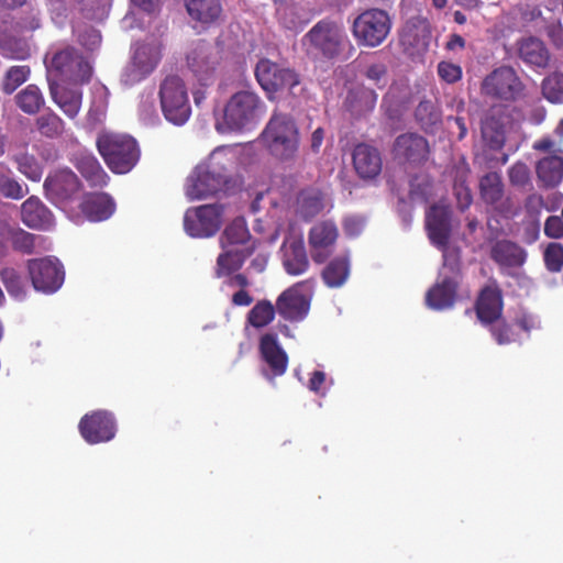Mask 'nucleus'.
<instances>
[{"label": "nucleus", "instance_id": "nucleus-10", "mask_svg": "<svg viewBox=\"0 0 563 563\" xmlns=\"http://www.w3.org/2000/svg\"><path fill=\"white\" fill-rule=\"evenodd\" d=\"M314 284V279L309 278L284 290L276 300L279 316L290 322L302 321L310 310Z\"/></svg>", "mask_w": 563, "mask_h": 563}, {"label": "nucleus", "instance_id": "nucleus-11", "mask_svg": "<svg viewBox=\"0 0 563 563\" xmlns=\"http://www.w3.org/2000/svg\"><path fill=\"white\" fill-rule=\"evenodd\" d=\"M161 59L162 44L158 41L136 43L131 62L121 75L122 82L126 86H133L142 81L153 73Z\"/></svg>", "mask_w": 563, "mask_h": 563}, {"label": "nucleus", "instance_id": "nucleus-6", "mask_svg": "<svg viewBox=\"0 0 563 563\" xmlns=\"http://www.w3.org/2000/svg\"><path fill=\"white\" fill-rule=\"evenodd\" d=\"M391 26L393 20L386 10L367 8L352 21L351 33L358 46L375 48L387 40Z\"/></svg>", "mask_w": 563, "mask_h": 563}, {"label": "nucleus", "instance_id": "nucleus-14", "mask_svg": "<svg viewBox=\"0 0 563 563\" xmlns=\"http://www.w3.org/2000/svg\"><path fill=\"white\" fill-rule=\"evenodd\" d=\"M26 269L36 291L54 294L64 284L65 269L56 257L45 256L27 260Z\"/></svg>", "mask_w": 563, "mask_h": 563}, {"label": "nucleus", "instance_id": "nucleus-56", "mask_svg": "<svg viewBox=\"0 0 563 563\" xmlns=\"http://www.w3.org/2000/svg\"><path fill=\"white\" fill-rule=\"evenodd\" d=\"M365 77L378 88H384L388 81L386 65L383 63L371 64L365 70Z\"/></svg>", "mask_w": 563, "mask_h": 563}, {"label": "nucleus", "instance_id": "nucleus-39", "mask_svg": "<svg viewBox=\"0 0 563 563\" xmlns=\"http://www.w3.org/2000/svg\"><path fill=\"white\" fill-rule=\"evenodd\" d=\"M251 239L246 221L243 217L235 218L222 232L220 244L222 249L241 247Z\"/></svg>", "mask_w": 563, "mask_h": 563}, {"label": "nucleus", "instance_id": "nucleus-17", "mask_svg": "<svg viewBox=\"0 0 563 563\" xmlns=\"http://www.w3.org/2000/svg\"><path fill=\"white\" fill-rule=\"evenodd\" d=\"M339 239V229L334 221L322 220L308 231L310 256L316 264L325 263L334 253Z\"/></svg>", "mask_w": 563, "mask_h": 563}, {"label": "nucleus", "instance_id": "nucleus-32", "mask_svg": "<svg viewBox=\"0 0 563 563\" xmlns=\"http://www.w3.org/2000/svg\"><path fill=\"white\" fill-rule=\"evenodd\" d=\"M219 254L217 258L216 276L218 278L229 276L232 273L239 271L245 260L254 251V246L251 247H227Z\"/></svg>", "mask_w": 563, "mask_h": 563}, {"label": "nucleus", "instance_id": "nucleus-26", "mask_svg": "<svg viewBox=\"0 0 563 563\" xmlns=\"http://www.w3.org/2000/svg\"><path fill=\"white\" fill-rule=\"evenodd\" d=\"M21 218L31 229L49 230L54 225L52 211L35 196H31L22 203Z\"/></svg>", "mask_w": 563, "mask_h": 563}, {"label": "nucleus", "instance_id": "nucleus-28", "mask_svg": "<svg viewBox=\"0 0 563 563\" xmlns=\"http://www.w3.org/2000/svg\"><path fill=\"white\" fill-rule=\"evenodd\" d=\"M518 56L527 65L545 68L550 62V52L545 44L534 37L528 36L517 43Z\"/></svg>", "mask_w": 563, "mask_h": 563}, {"label": "nucleus", "instance_id": "nucleus-37", "mask_svg": "<svg viewBox=\"0 0 563 563\" xmlns=\"http://www.w3.org/2000/svg\"><path fill=\"white\" fill-rule=\"evenodd\" d=\"M76 167L91 187L102 188L108 185L110 177L93 155H81Z\"/></svg>", "mask_w": 563, "mask_h": 563}, {"label": "nucleus", "instance_id": "nucleus-40", "mask_svg": "<svg viewBox=\"0 0 563 563\" xmlns=\"http://www.w3.org/2000/svg\"><path fill=\"white\" fill-rule=\"evenodd\" d=\"M350 274V263L346 257H334L321 273L324 284L330 288L341 287Z\"/></svg>", "mask_w": 563, "mask_h": 563}, {"label": "nucleus", "instance_id": "nucleus-13", "mask_svg": "<svg viewBox=\"0 0 563 563\" xmlns=\"http://www.w3.org/2000/svg\"><path fill=\"white\" fill-rule=\"evenodd\" d=\"M224 206L201 205L188 208L184 216V229L192 238L213 236L223 222Z\"/></svg>", "mask_w": 563, "mask_h": 563}, {"label": "nucleus", "instance_id": "nucleus-20", "mask_svg": "<svg viewBox=\"0 0 563 563\" xmlns=\"http://www.w3.org/2000/svg\"><path fill=\"white\" fill-rule=\"evenodd\" d=\"M260 355L266 367L262 368V375L273 382L284 375L288 367V355L280 346L277 334L266 333L260 339Z\"/></svg>", "mask_w": 563, "mask_h": 563}, {"label": "nucleus", "instance_id": "nucleus-25", "mask_svg": "<svg viewBox=\"0 0 563 563\" xmlns=\"http://www.w3.org/2000/svg\"><path fill=\"white\" fill-rule=\"evenodd\" d=\"M356 174L363 179H374L382 172V157L378 150L365 143L357 144L352 154Z\"/></svg>", "mask_w": 563, "mask_h": 563}, {"label": "nucleus", "instance_id": "nucleus-22", "mask_svg": "<svg viewBox=\"0 0 563 563\" xmlns=\"http://www.w3.org/2000/svg\"><path fill=\"white\" fill-rule=\"evenodd\" d=\"M476 317L483 325L498 321L503 316V291L497 282L485 285L475 300Z\"/></svg>", "mask_w": 563, "mask_h": 563}, {"label": "nucleus", "instance_id": "nucleus-7", "mask_svg": "<svg viewBox=\"0 0 563 563\" xmlns=\"http://www.w3.org/2000/svg\"><path fill=\"white\" fill-rule=\"evenodd\" d=\"M346 41L343 26L330 19L317 22L302 38L308 53L325 59L336 58L342 53Z\"/></svg>", "mask_w": 563, "mask_h": 563}, {"label": "nucleus", "instance_id": "nucleus-9", "mask_svg": "<svg viewBox=\"0 0 563 563\" xmlns=\"http://www.w3.org/2000/svg\"><path fill=\"white\" fill-rule=\"evenodd\" d=\"M525 84L510 66L490 71L481 84V93L492 99L514 102L523 96Z\"/></svg>", "mask_w": 563, "mask_h": 563}, {"label": "nucleus", "instance_id": "nucleus-34", "mask_svg": "<svg viewBox=\"0 0 563 563\" xmlns=\"http://www.w3.org/2000/svg\"><path fill=\"white\" fill-rule=\"evenodd\" d=\"M0 235L10 242L15 252L32 254L35 252L40 235L30 233L21 228H13L7 223H0Z\"/></svg>", "mask_w": 563, "mask_h": 563}, {"label": "nucleus", "instance_id": "nucleus-2", "mask_svg": "<svg viewBox=\"0 0 563 563\" xmlns=\"http://www.w3.org/2000/svg\"><path fill=\"white\" fill-rule=\"evenodd\" d=\"M96 146L107 166L114 174L129 173L140 159V147L134 137L124 133L102 131Z\"/></svg>", "mask_w": 563, "mask_h": 563}, {"label": "nucleus", "instance_id": "nucleus-53", "mask_svg": "<svg viewBox=\"0 0 563 563\" xmlns=\"http://www.w3.org/2000/svg\"><path fill=\"white\" fill-rule=\"evenodd\" d=\"M18 169L25 177L32 181H40L43 175V169L38 162L30 155H21L16 158Z\"/></svg>", "mask_w": 563, "mask_h": 563}, {"label": "nucleus", "instance_id": "nucleus-59", "mask_svg": "<svg viewBox=\"0 0 563 563\" xmlns=\"http://www.w3.org/2000/svg\"><path fill=\"white\" fill-rule=\"evenodd\" d=\"M364 225V219L357 216L346 217L343 220V231L350 238L357 236L363 231Z\"/></svg>", "mask_w": 563, "mask_h": 563}, {"label": "nucleus", "instance_id": "nucleus-29", "mask_svg": "<svg viewBox=\"0 0 563 563\" xmlns=\"http://www.w3.org/2000/svg\"><path fill=\"white\" fill-rule=\"evenodd\" d=\"M538 181L543 188H554L563 180V153L542 157L536 164Z\"/></svg>", "mask_w": 563, "mask_h": 563}, {"label": "nucleus", "instance_id": "nucleus-44", "mask_svg": "<svg viewBox=\"0 0 563 563\" xmlns=\"http://www.w3.org/2000/svg\"><path fill=\"white\" fill-rule=\"evenodd\" d=\"M11 174V169L0 163V194L8 199L20 200L29 192V188L20 184Z\"/></svg>", "mask_w": 563, "mask_h": 563}, {"label": "nucleus", "instance_id": "nucleus-38", "mask_svg": "<svg viewBox=\"0 0 563 563\" xmlns=\"http://www.w3.org/2000/svg\"><path fill=\"white\" fill-rule=\"evenodd\" d=\"M188 14L203 24L216 22L222 12L220 0H187Z\"/></svg>", "mask_w": 563, "mask_h": 563}, {"label": "nucleus", "instance_id": "nucleus-61", "mask_svg": "<svg viewBox=\"0 0 563 563\" xmlns=\"http://www.w3.org/2000/svg\"><path fill=\"white\" fill-rule=\"evenodd\" d=\"M454 192L456 196L457 207L460 210L464 211L472 205V192L470 188L466 187L464 184H456L454 186Z\"/></svg>", "mask_w": 563, "mask_h": 563}, {"label": "nucleus", "instance_id": "nucleus-58", "mask_svg": "<svg viewBox=\"0 0 563 563\" xmlns=\"http://www.w3.org/2000/svg\"><path fill=\"white\" fill-rule=\"evenodd\" d=\"M544 234L551 239L563 238V219L558 216H550L544 223Z\"/></svg>", "mask_w": 563, "mask_h": 563}, {"label": "nucleus", "instance_id": "nucleus-21", "mask_svg": "<svg viewBox=\"0 0 563 563\" xmlns=\"http://www.w3.org/2000/svg\"><path fill=\"white\" fill-rule=\"evenodd\" d=\"M44 189L52 201L64 203L76 198L81 189V183L71 169L62 168L46 177Z\"/></svg>", "mask_w": 563, "mask_h": 563}, {"label": "nucleus", "instance_id": "nucleus-49", "mask_svg": "<svg viewBox=\"0 0 563 563\" xmlns=\"http://www.w3.org/2000/svg\"><path fill=\"white\" fill-rule=\"evenodd\" d=\"M543 97L552 103L563 102V74L555 71L547 76L541 84Z\"/></svg>", "mask_w": 563, "mask_h": 563}, {"label": "nucleus", "instance_id": "nucleus-60", "mask_svg": "<svg viewBox=\"0 0 563 563\" xmlns=\"http://www.w3.org/2000/svg\"><path fill=\"white\" fill-rule=\"evenodd\" d=\"M327 375L322 371H313L310 374V378L308 380V388L310 391L316 395L324 396L325 395V384Z\"/></svg>", "mask_w": 563, "mask_h": 563}, {"label": "nucleus", "instance_id": "nucleus-19", "mask_svg": "<svg viewBox=\"0 0 563 563\" xmlns=\"http://www.w3.org/2000/svg\"><path fill=\"white\" fill-rule=\"evenodd\" d=\"M255 77L261 87L269 93L283 89L291 90L299 84L298 75L292 69L283 68L266 58L257 63Z\"/></svg>", "mask_w": 563, "mask_h": 563}, {"label": "nucleus", "instance_id": "nucleus-8", "mask_svg": "<svg viewBox=\"0 0 563 563\" xmlns=\"http://www.w3.org/2000/svg\"><path fill=\"white\" fill-rule=\"evenodd\" d=\"M162 111L167 121L175 125L185 124L191 114V107L184 80L177 75H168L159 86Z\"/></svg>", "mask_w": 563, "mask_h": 563}, {"label": "nucleus", "instance_id": "nucleus-57", "mask_svg": "<svg viewBox=\"0 0 563 563\" xmlns=\"http://www.w3.org/2000/svg\"><path fill=\"white\" fill-rule=\"evenodd\" d=\"M438 74L444 81L453 84L461 79L462 68L453 63L441 62L438 65Z\"/></svg>", "mask_w": 563, "mask_h": 563}, {"label": "nucleus", "instance_id": "nucleus-16", "mask_svg": "<svg viewBox=\"0 0 563 563\" xmlns=\"http://www.w3.org/2000/svg\"><path fill=\"white\" fill-rule=\"evenodd\" d=\"M49 67L59 77L75 84L88 82L92 75V67L88 60L70 46L55 52Z\"/></svg>", "mask_w": 563, "mask_h": 563}, {"label": "nucleus", "instance_id": "nucleus-54", "mask_svg": "<svg viewBox=\"0 0 563 563\" xmlns=\"http://www.w3.org/2000/svg\"><path fill=\"white\" fill-rule=\"evenodd\" d=\"M544 263L550 272H561L563 268V245L550 243L544 252Z\"/></svg>", "mask_w": 563, "mask_h": 563}, {"label": "nucleus", "instance_id": "nucleus-1", "mask_svg": "<svg viewBox=\"0 0 563 563\" xmlns=\"http://www.w3.org/2000/svg\"><path fill=\"white\" fill-rule=\"evenodd\" d=\"M268 153L278 161L290 162L297 157L300 134L295 119L283 112H274L261 133Z\"/></svg>", "mask_w": 563, "mask_h": 563}, {"label": "nucleus", "instance_id": "nucleus-30", "mask_svg": "<svg viewBox=\"0 0 563 563\" xmlns=\"http://www.w3.org/2000/svg\"><path fill=\"white\" fill-rule=\"evenodd\" d=\"M80 209L88 220L98 222L110 218L115 205L108 194H88L80 203Z\"/></svg>", "mask_w": 563, "mask_h": 563}, {"label": "nucleus", "instance_id": "nucleus-62", "mask_svg": "<svg viewBox=\"0 0 563 563\" xmlns=\"http://www.w3.org/2000/svg\"><path fill=\"white\" fill-rule=\"evenodd\" d=\"M80 43L89 49H93L101 43V35L97 30L89 29L80 35Z\"/></svg>", "mask_w": 563, "mask_h": 563}, {"label": "nucleus", "instance_id": "nucleus-27", "mask_svg": "<svg viewBox=\"0 0 563 563\" xmlns=\"http://www.w3.org/2000/svg\"><path fill=\"white\" fill-rule=\"evenodd\" d=\"M324 207V195L319 188L308 187L297 194L295 213L305 222L319 216Z\"/></svg>", "mask_w": 563, "mask_h": 563}, {"label": "nucleus", "instance_id": "nucleus-52", "mask_svg": "<svg viewBox=\"0 0 563 563\" xmlns=\"http://www.w3.org/2000/svg\"><path fill=\"white\" fill-rule=\"evenodd\" d=\"M508 178L514 187L526 188L531 185V173L528 165L523 162H516L508 169Z\"/></svg>", "mask_w": 563, "mask_h": 563}, {"label": "nucleus", "instance_id": "nucleus-45", "mask_svg": "<svg viewBox=\"0 0 563 563\" xmlns=\"http://www.w3.org/2000/svg\"><path fill=\"white\" fill-rule=\"evenodd\" d=\"M277 312L276 306L269 300H258L247 313V322L256 329L268 325Z\"/></svg>", "mask_w": 563, "mask_h": 563}, {"label": "nucleus", "instance_id": "nucleus-63", "mask_svg": "<svg viewBox=\"0 0 563 563\" xmlns=\"http://www.w3.org/2000/svg\"><path fill=\"white\" fill-rule=\"evenodd\" d=\"M543 207V198L539 194H531L527 197L525 201V208L528 213L537 214L540 212Z\"/></svg>", "mask_w": 563, "mask_h": 563}, {"label": "nucleus", "instance_id": "nucleus-55", "mask_svg": "<svg viewBox=\"0 0 563 563\" xmlns=\"http://www.w3.org/2000/svg\"><path fill=\"white\" fill-rule=\"evenodd\" d=\"M427 33L429 32L426 25L407 24L400 34V42L402 45L417 47L420 45V34L424 37Z\"/></svg>", "mask_w": 563, "mask_h": 563}, {"label": "nucleus", "instance_id": "nucleus-35", "mask_svg": "<svg viewBox=\"0 0 563 563\" xmlns=\"http://www.w3.org/2000/svg\"><path fill=\"white\" fill-rule=\"evenodd\" d=\"M490 257L500 266L519 267L525 263L527 253L518 244L503 240L492 247Z\"/></svg>", "mask_w": 563, "mask_h": 563}, {"label": "nucleus", "instance_id": "nucleus-47", "mask_svg": "<svg viewBox=\"0 0 563 563\" xmlns=\"http://www.w3.org/2000/svg\"><path fill=\"white\" fill-rule=\"evenodd\" d=\"M0 279L11 297L16 299H23L25 297V283L15 268H2L0 271Z\"/></svg>", "mask_w": 563, "mask_h": 563}, {"label": "nucleus", "instance_id": "nucleus-31", "mask_svg": "<svg viewBox=\"0 0 563 563\" xmlns=\"http://www.w3.org/2000/svg\"><path fill=\"white\" fill-rule=\"evenodd\" d=\"M283 266L287 274L298 276L306 273L310 266L307 250L301 238L285 244Z\"/></svg>", "mask_w": 563, "mask_h": 563}, {"label": "nucleus", "instance_id": "nucleus-18", "mask_svg": "<svg viewBox=\"0 0 563 563\" xmlns=\"http://www.w3.org/2000/svg\"><path fill=\"white\" fill-rule=\"evenodd\" d=\"M78 428L86 442L97 444L114 438L117 422L112 412L95 410L80 419Z\"/></svg>", "mask_w": 563, "mask_h": 563}, {"label": "nucleus", "instance_id": "nucleus-5", "mask_svg": "<svg viewBox=\"0 0 563 563\" xmlns=\"http://www.w3.org/2000/svg\"><path fill=\"white\" fill-rule=\"evenodd\" d=\"M462 280L461 257L446 253L435 284L426 294V303L433 310L453 307Z\"/></svg>", "mask_w": 563, "mask_h": 563}, {"label": "nucleus", "instance_id": "nucleus-12", "mask_svg": "<svg viewBox=\"0 0 563 563\" xmlns=\"http://www.w3.org/2000/svg\"><path fill=\"white\" fill-rule=\"evenodd\" d=\"M424 227L431 244L442 252L443 258L449 252L461 257L457 247L449 246L452 235V211L449 206L440 203L430 206L426 211Z\"/></svg>", "mask_w": 563, "mask_h": 563}, {"label": "nucleus", "instance_id": "nucleus-64", "mask_svg": "<svg viewBox=\"0 0 563 563\" xmlns=\"http://www.w3.org/2000/svg\"><path fill=\"white\" fill-rule=\"evenodd\" d=\"M517 325L525 332H530L532 329L539 328V321L531 314L523 313L516 320Z\"/></svg>", "mask_w": 563, "mask_h": 563}, {"label": "nucleus", "instance_id": "nucleus-24", "mask_svg": "<svg viewBox=\"0 0 563 563\" xmlns=\"http://www.w3.org/2000/svg\"><path fill=\"white\" fill-rule=\"evenodd\" d=\"M481 133L485 144L495 151L501 150L506 142L505 114L501 107L489 108L482 121Z\"/></svg>", "mask_w": 563, "mask_h": 563}, {"label": "nucleus", "instance_id": "nucleus-33", "mask_svg": "<svg viewBox=\"0 0 563 563\" xmlns=\"http://www.w3.org/2000/svg\"><path fill=\"white\" fill-rule=\"evenodd\" d=\"M377 102V93L365 86H357L347 92L345 107L354 117L372 112Z\"/></svg>", "mask_w": 563, "mask_h": 563}, {"label": "nucleus", "instance_id": "nucleus-41", "mask_svg": "<svg viewBox=\"0 0 563 563\" xmlns=\"http://www.w3.org/2000/svg\"><path fill=\"white\" fill-rule=\"evenodd\" d=\"M277 19L287 30H301L308 22L302 9L295 3L282 2L277 8Z\"/></svg>", "mask_w": 563, "mask_h": 563}, {"label": "nucleus", "instance_id": "nucleus-48", "mask_svg": "<svg viewBox=\"0 0 563 563\" xmlns=\"http://www.w3.org/2000/svg\"><path fill=\"white\" fill-rule=\"evenodd\" d=\"M38 132L46 137H58L64 133V121L53 111L43 113L36 119Z\"/></svg>", "mask_w": 563, "mask_h": 563}, {"label": "nucleus", "instance_id": "nucleus-23", "mask_svg": "<svg viewBox=\"0 0 563 563\" xmlns=\"http://www.w3.org/2000/svg\"><path fill=\"white\" fill-rule=\"evenodd\" d=\"M393 153L400 161L420 165L428 158L429 144L417 133H405L396 137Z\"/></svg>", "mask_w": 563, "mask_h": 563}, {"label": "nucleus", "instance_id": "nucleus-42", "mask_svg": "<svg viewBox=\"0 0 563 563\" xmlns=\"http://www.w3.org/2000/svg\"><path fill=\"white\" fill-rule=\"evenodd\" d=\"M16 106L27 114H35L44 106V97L36 85H27L15 96Z\"/></svg>", "mask_w": 563, "mask_h": 563}, {"label": "nucleus", "instance_id": "nucleus-4", "mask_svg": "<svg viewBox=\"0 0 563 563\" xmlns=\"http://www.w3.org/2000/svg\"><path fill=\"white\" fill-rule=\"evenodd\" d=\"M228 180V169L218 159L217 152H213L206 162L197 165L188 176L185 186L186 196L190 200L206 199L221 191Z\"/></svg>", "mask_w": 563, "mask_h": 563}, {"label": "nucleus", "instance_id": "nucleus-46", "mask_svg": "<svg viewBox=\"0 0 563 563\" xmlns=\"http://www.w3.org/2000/svg\"><path fill=\"white\" fill-rule=\"evenodd\" d=\"M415 117L427 132L441 123V111L431 100H421L415 110Z\"/></svg>", "mask_w": 563, "mask_h": 563}, {"label": "nucleus", "instance_id": "nucleus-50", "mask_svg": "<svg viewBox=\"0 0 563 563\" xmlns=\"http://www.w3.org/2000/svg\"><path fill=\"white\" fill-rule=\"evenodd\" d=\"M30 75L27 66H12L10 67L3 78L2 90L7 95H11L19 86L25 82Z\"/></svg>", "mask_w": 563, "mask_h": 563}, {"label": "nucleus", "instance_id": "nucleus-3", "mask_svg": "<svg viewBox=\"0 0 563 563\" xmlns=\"http://www.w3.org/2000/svg\"><path fill=\"white\" fill-rule=\"evenodd\" d=\"M265 103L252 91H238L227 102L223 122L217 124L218 131H242L256 124L265 113Z\"/></svg>", "mask_w": 563, "mask_h": 563}, {"label": "nucleus", "instance_id": "nucleus-43", "mask_svg": "<svg viewBox=\"0 0 563 563\" xmlns=\"http://www.w3.org/2000/svg\"><path fill=\"white\" fill-rule=\"evenodd\" d=\"M479 192L485 203L494 205L499 201L504 195L501 176L496 172L484 175L479 180Z\"/></svg>", "mask_w": 563, "mask_h": 563}, {"label": "nucleus", "instance_id": "nucleus-51", "mask_svg": "<svg viewBox=\"0 0 563 563\" xmlns=\"http://www.w3.org/2000/svg\"><path fill=\"white\" fill-rule=\"evenodd\" d=\"M488 330L492 336L495 339L497 344L505 345L510 344L515 341V333L512 327L500 317L498 321L494 323H488Z\"/></svg>", "mask_w": 563, "mask_h": 563}, {"label": "nucleus", "instance_id": "nucleus-15", "mask_svg": "<svg viewBox=\"0 0 563 563\" xmlns=\"http://www.w3.org/2000/svg\"><path fill=\"white\" fill-rule=\"evenodd\" d=\"M220 52L210 43L199 40L186 54V63L201 86H209L216 78Z\"/></svg>", "mask_w": 563, "mask_h": 563}, {"label": "nucleus", "instance_id": "nucleus-36", "mask_svg": "<svg viewBox=\"0 0 563 563\" xmlns=\"http://www.w3.org/2000/svg\"><path fill=\"white\" fill-rule=\"evenodd\" d=\"M49 90L53 101L60 108V110L69 119H75L81 108V90L59 87L58 85H51Z\"/></svg>", "mask_w": 563, "mask_h": 563}]
</instances>
